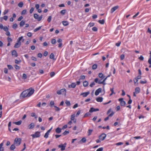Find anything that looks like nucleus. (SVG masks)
I'll list each match as a JSON object with an SVG mask.
<instances>
[{
	"instance_id": "f257e3e1",
	"label": "nucleus",
	"mask_w": 151,
	"mask_h": 151,
	"mask_svg": "<svg viewBox=\"0 0 151 151\" xmlns=\"http://www.w3.org/2000/svg\"><path fill=\"white\" fill-rule=\"evenodd\" d=\"M29 90H26L23 91L21 94L20 97L21 99H23L25 97H29L28 95V91Z\"/></svg>"
},
{
	"instance_id": "f03ea898",
	"label": "nucleus",
	"mask_w": 151,
	"mask_h": 151,
	"mask_svg": "<svg viewBox=\"0 0 151 151\" xmlns=\"http://www.w3.org/2000/svg\"><path fill=\"white\" fill-rule=\"evenodd\" d=\"M23 38V37L21 36L18 38L17 41V42L15 43L14 46V47L15 48H18L21 46V42L20 41L22 40Z\"/></svg>"
},
{
	"instance_id": "7ed1b4c3",
	"label": "nucleus",
	"mask_w": 151,
	"mask_h": 151,
	"mask_svg": "<svg viewBox=\"0 0 151 151\" xmlns=\"http://www.w3.org/2000/svg\"><path fill=\"white\" fill-rule=\"evenodd\" d=\"M21 142V139L20 138H16L14 142V144L16 146H18L20 144Z\"/></svg>"
},
{
	"instance_id": "20e7f679",
	"label": "nucleus",
	"mask_w": 151,
	"mask_h": 151,
	"mask_svg": "<svg viewBox=\"0 0 151 151\" xmlns=\"http://www.w3.org/2000/svg\"><path fill=\"white\" fill-rule=\"evenodd\" d=\"M66 90L65 88H63L60 90H58L57 91V93L58 95H60L61 94H65L66 95Z\"/></svg>"
},
{
	"instance_id": "39448f33",
	"label": "nucleus",
	"mask_w": 151,
	"mask_h": 151,
	"mask_svg": "<svg viewBox=\"0 0 151 151\" xmlns=\"http://www.w3.org/2000/svg\"><path fill=\"white\" fill-rule=\"evenodd\" d=\"M27 90H29L28 91V95L29 96V97L32 95L35 91L34 89L31 88H29V89H27Z\"/></svg>"
},
{
	"instance_id": "423d86ee",
	"label": "nucleus",
	"mask_w": 151,
	"mask_h": 151,
	"mask_svg": "<svg viewBox=\"0 0 151 151\" xmlns=\"http://www.w3.org/2000/svg\"><path fill=\"white\" fill-rule=\"evenodd\" d=\"M34 17L35 19H37L38 21H39L42 19V15H41L39 17V15L37 14H35L34 15Z\"/></svg>"
},
{
	"instance_id": "0eeeda50",
	"label": "nucleus",
	"mask_w": 151,
	"mask_h": 151,
	"mask_svg": "<svg viewBox=\"0 0 151 151\" xmlns=\"http://www.w3.org/2000/svg\"><path fill=\"white\" fill-rule=\"evenodd\" d=\"M31 136L33 137V138L39 137L40 136V132H37L34 134H32Z\"/></svg>"
},
{
	"instance_id": "6e6552de",
	"label": "nucleus",
	"mask_w": 151,
	"mask_h": 151,
	"mask_svg": "<svg viewBox=\"0 0 151 151\" xmlns=\"http://www.w3.org/2000/svg\"><path fill=\"white\" fill-rule=\"evenodd\" d=\"M119 101L120 102L121 105L122 106H125L126 104L125 102L123 101V98H120L119 99Z\"/></svg>"
},
{
	"instance_id": "1a4fd4ad",
	"label": "nucleus",
	"mask_w": 151,
	"mask_h": 151,
	"mask_svg": "<svg viewBox=\"0 0 151 151\" xmlns=\"http://www.w3.org/2000/svg\"><path fill=\"white\" fill-rule=\"evenodd\" d=\"M106 137V135L104 133H102L99 136V139L103 141L104 139Z\"/></svg>"
},
{
	"instance_id": "9d476101",
	"label": "nucleus",
	"mask_w": 151,
	"mask_h": 151,
	"mask_svg": "<svg viewBox=\"0 0 151 151\" xmlns=\"http://www.w3.org/2000/svg\"><path fill=\"white\" fill-rule=\"evenodd\" d=\"M141 78V75H140L138 76L137 78H135L134 80V84H135L138 81V79H140Z\"/></svg>"
},
{
	"instance_id": "9b49d317",
	"label": "nucleus",
	"mask_w": 151,
	"mask_h": 151,
	"mask_svg": "<svg viewBox=\"0 0 151 151\" xmlns=\"http://www.w3.org/2000/svg\"><path fill=\"white\" fill-rule=\"evenodd\" d=\"M90 93V92L89 91H88L86 92H84L81 93L80 95L82 96L83 97H85L87 96Z\"/></svg>"
},
{
	"instance_id": "f8f14e48",
	"label": "nucleus",
	"mask_w": 151,
	"mask_h": 151,
	"mask_svg": "<svg viewBox=\"0 0 151 151\" xmlns=\"http://www.w3.org/2000/svg\"><path fill=\"white\" fill-rule=\"evenodd\" d=\"M99 110V109H95L94 108H91L89 111V112L92 113L94 111H98Z\"/></svg>"
},
{
	"instance_id": "ddd939ff",
	"label": "nucleus",
	"mask_w": 151,
	"mask_h": 151,
	"mask_svg": "<svg viewBox=\"0 0 151 151\" xmlns=\"http://www.w3.org/2000/svg\"><path fill=\"white\" fill-rule=\"evenodd\" d=\"M102 89L101 88H99L96 90L95 94L96 96H97L99 95V93L101 92Z\"/></svg>"
},
{
	"instance_id": "4468645a",
	"label": "nucleus",
	"mask_w": 151,
	"mask_h": 151,
	"mask_svg": "<svg viewBox=\"0 0 151 151\" xmlns=\"http://www.w3.org/2000/svg\"><path fill=\"white\" fill-rule=\"evenodd\" d=\"M12 55L13 56L16 57L18 56V54L15 50H13L12 51Z\"/></svg>"
},
{
	"instance_id": "2eb2a0df",
	"label": "nucleus",
	"mask_w": 151,
	"mask_h": 151,
	"mask_svg": "<svg viewBox=\"0 0 151 151\" xmlns=\"http://www.w3.org/2000/svg\"><path fill=\"white\" fill-rule=\"evenodd\" d=\"M118 7L119 6H116L112 8L111 9V13H113V12H114L118 8Z\"/></svg>"
},
{
	"instance_id": "dca6fc26",
	"label": "nucleus",
	"mask_w": 151,
	"mask_h": 151,
	"mask_svg": "<svg viewBox=\"0 0 151 151\" xmlns=\"http://www.w3.org/2000/svg\"><path fill=\"white\" fill-rule=\"evenodd\" d=\"M59 148H61V151H63L65 149V146H63V144L59 145L58 146Z\"/></svg>"
},
{
	"instance_id": "f3484780",
	"label": "nucleus",
	"mask_w": 151,
	"mask_h": 151,
	"mask_svg": "<svg viewBox=\"0 0 151 151\" xmlns=\"http://www.w3.org/2000/svg\"><path fill=\"white\" fill-rule=\"evenodd\" d=\"M96 100L97 102H101L103 101V98L102 97H99L96 98Z\"/></svg>"
},
{
	"instance_id": "a211bd4d",
	"label": "nucleus",
	"mask_w": 151,
	"mask_h": 151,
	"mask_svg": "<svg viewBox=\"0 0 151 151\" xmlns=\"http://www.w3.org/2000/svg\"><path fill=\"white\" fill-rule=\"evenodd\" d=\"M76 84L75 83H72L70 85H69L68 86V87L69 88L72 87V88H74L76 86Z\"/></svg>"
},
{
	"instance_id": "6ab92c4d",
	"label": "nucleus",
	"mask_w": 151,
	"mask_h": 151,
	"mask_svg": "<svg viewBox=\"0 0 151 151\" xmlns=\"http://www.w3.org/2000/svg\"><path fill=\"white\" fill-rule=\"evenodd\" d=\"M34 127V124L33 123H32L29 125V129H32Z\"/></svg>"
},
{
	"instance_id": "aec40b11",
	"label": "nucleus",
	"mask_w": 151,
	"mask_h": 151,
	"mask_svg": "<svg viewBox=\"0 0 151 151\" xmlns=\"http://www.w3.org/2000/svg\"><path fill=\"white\" fill-rule=\"evenodd\" d=\"M62 23L63 25L64 26H67L69 24V22L68 21H63L62 22Z\"/></svg>"
},
{
	"instance_id": "412c9836",
	"label": "nucleus",
	"mask_w": 151,
	"mask_h": 151,
	"mask_svg": "<svg viewBox=\"0 0 151 151\" xmlns=\"http://www.w3.org/2000/svg\"><path fill=\"white\" fill-rule=\"evenodd\" d=\"M61 129L59 127L55 129V132L57 133H59L61 132Z\"/></svg>"
},
{
	"instance_id": "4be33fe9",
	"label": "nucleus",
	"mask_w": 151,
	"mask_h": 151,
	"mask_svg": "<svg viewBox=\"0 0 151 151\" xmlns=\"http://www.w3.org/2000/svg\"><path fill=\"white\" fill-rule=\"evenodd\" d=\"M25 24V21L24 20L22 21L19 23L20 27H23Z\"/></svg>"
},
{
	"instance_id": "5701e85b",
	"label": "nucleus",
	"mask_w": 151,
	"mask_h": 151,
	"mask_svg": "<svg viewBox=\"0 0 151 151\" xmlns=\"http://www.w3.org/2000/svg\"><path fill=\"white\" fill-rule=\"evenodd\" d=\"M88 82L87 81H85L83 82V85L84 87L87 86L88 85Z\"/></svg>"
},
{
	"instance_id": "b1692460",
	"label": "nucleus",
	"mask_w": 151,
	"mask_h": 151,
	"mask_svg": "<svg viewBox=\"0 0 151 151\" xmlns=\"http://www.w3.org/2000/svg\"><path fill=\"white\" fill-rule=\"evenodd\" d=\"M140 88L139 87H137L135 88V92L137 93H139L140 92Z\"/></svg>"
},
{
	"instance_id": "393cba45",
	"label": "nucleus",
	"mask_w": 151,
	"mask_h": 151,
	"mask_svg": "<svg viewBox=\"0 0 151 151\" xmlns=\"http://www.w3.org/2000/svg\"><path fill=\"white\" fill-rule=\"evenodd\" d=\"M3 145V142L1 143L0 144V151H3L4 150V148L2 147Z\"/></svg>"
},
{
	"instance_id": "a878e982",
	"label": "nucleus",
	"mask_w": 151,
	"mask_h": 151,
	"mask_svg": "<svg viewBox=\"0 0 151 151\" xmlns=\"http://www.w3.org/2000/svg\"><path fill=\"white\" fill-rule=\"evenodd\" d=\"M22 123V121L20 120L17 122H14L13 123L18 125H20Z\"/></svg>"
},
{
	"instance_id": "bb28decb",
	"label": "nucleus",
	"mask_w": 151,
	"mask_h": 151,
	"mask_svg": "<svg viewBox=\"0 0 151 151\" xmlns=\"http://www.w3.org/2000/svg\"><path fill=\"white\" fill-rule=\"evenodd\" d=\"M99 78H101L102 79H104L105 77V76H104L103 74L101 73H99Z\"/></svg>"
},
{
	"instance_id": "cd10ccee",
	"label": "nucleus",
	"mask_w": 151,
	"mask_h": 151,
	"mask_svg": "<svg viewBox=\"0 0 151 151\" xmlns=\"http://www.w3.org/2000/svg\"><path fill=\"white\" fill-rule=\"evenodd\" d=\"M31 116L32 117H35V119H37V116L36 115V114L35 113H32L31 114Z\"/></svg>"
},
{
	"instance_id": "c85d7f7f",
	"label": "nucleus",
	"mask_w": 151,
	"mask_h": 151,
	"mask_svg": "<svg viewBox=\"0 0 151 151\" xmlns=\"http://www.w3.org/2000/svg\"><path fill=\"white\" fill-rule=\"evenodd\" d=\"M93 131V129H88V136H89L91 135Z\"/></svg>"
},
{
	"instance_id": "c756f323",
	"label": "nucleus",
	"mask_w": 151,
	"mask_h": 151,
	"mask_svg": "<svg viewBox=\"0 0 151 151\" xmlns=\"http://www.w3.org/2000/svg\"><path fill=\"white\" fill-rule=\"evenodd\" d=\"M15 144H13L11 146L10 149L11 150H13L15 149Z\"/></svg>"
},
{
	"instance_id": "7c9ffc66",
	"label": "nucleus",
	"mask_w": 151,
	"mask_h": 151,
	"mask_svg": "<svg viewBox=\"0 0 151 151\" xmlns=\"http://www.w3.org/2000/svg\"><path fill=\"white\" fill-rule=\"evenodd\" d=\"M18 5L19 7H22L23 6V3L22 2H21L18 4Z\"/></svg>"
},
{
	"instance_id": "2f4dec72",
	"label": "nucleus",
	"mask_w": 151,
	"mask_h": 151,
	"mask_svg": "<svg viewBox=\"0 0 151 151\" xmlns=\"http://www.w3.org/2000/svg\"><path fill=\"white\" fill-rule=\"evenodd\" d=\"M65 103L67 105V106H69L70 105V103L69 101L66 100L65 102Z\"/></svg>"
},
{
	"instance_id": "473e14b6",
	"label": "nucleus",
	"mask_w": 151,
	"mask_h": 151,
	"mask_svg": "<svg viewBox=\"0 0 151 151\" xmlns=\"http://www.w3.org/2000/svg\"><path fill=\"white\" fill-rule=\"evenodd\" d=\"M41 27H42V26H40L38 28H36V29H34V32H36L38 31V30H39L41 29Z\"/></svg>"
},
{
	"instance_id": "72a5a7b5",
	"label": "nucleus",
	"mask_w": 151,
	"mask_h": 151,
	"mask_svg": "<svg viewBox=\"0 0 151 151\" xmlns=\"http://www.w3.org/2000/svg\"><path fill=\"white\" fill-rule=\"evenodd\" d=\"M86 141V139L85 137L83 138L79 142H82L83 143H85Z\"/></svg>"
},
{
	"instance_id": "f704fd0d",
	"label": "nucleus",
	"mask_w": 151,
	"mask_h": 151,
	"mask_svg": "<svg viewBox=\"0 0 151 151\" xmlns=\"http://www.w3.org/2000/svg\"><path fill=\"white\" fill-rule=\"evenodd\" d=\"M91 115V114L90 113V112H87L85 114L84 116L83 117H85L87 116H90Z\"/></svg>"
},
{
	"instance_id": "c9c22d12",
	"label": "nucleus",
	"mask_w": 151,
	"mask_h": 151,
	"mask_svg": "<svg viewBox=\"0 0 151 151\" xmlns=\"http://www.w3.org/2000/svg\"><path fill=\"white\" fill-rule=\"evenodd\" d=\"M98 22L101 24H103L104 23V19H102V20H99Z\"/></svg>"
},
{
	"instance_id": "e433bc0d",
	"label": "nucleus",
	"mask_w": 151,
	"mask_h": 151,
	"mask_svg": "<svg viewBox=\"0 0 151 151\" xmlns=\"http://www.w3.org/2000/svg\"><path fill=\"white\" fill-rule=\"evenodd\" d=\"M50 58L51 59H54V55L53 53H51L50 55Z\"/></svg>"
},
{
	"instance_id": "4c0bfd02",
	"label": "nucleus",
	"mask_w": 151,
	"mask_h": 151,
	"mask_svg": "<svg viewBox=\"0 0 151 151\" xmlns=\"http://www.w3.org/2000/svg\"><path fill=\"white\" fill-rule=\"evenodd\" d=\"M85 77L84 76H80V79H79V80L80 81L81 80H84L85 79Z\"/></svg>"
},
{
	"instance_id": "58836bf2",
	"label": "nucleus",
	"mask_w": 151,
	"mask_h": 151,
	"mask_svg": "<svg viewBox=\"0 0 151 151\" xmlns=\"http://www.w3.org/2000/svg\"><path fill=\"white\" fill-rule=\"evenodd\" d=\"M97 68V65L95 64L93 65L92 66V68L94 70L96 69Z\"/></svg>"
},
{
	"instance_id": "ea45409f",
	"label": "nucleus",
	"mask_w": 151,
	"mask_h": 151,
	"mask_svg": "<svg viewBox=\"0 0 151 151\" xmlns=\"http://www.w3.org/2000/svg\"><path fill=\"white\" fill-rule=\"evenodd\" d=\"M27 76L25 73L23 74L22 78L24 79H26L27 78Z\"/></svg>"
},
{
	"instance_id": "a19ab883",
	"label": "nucleus",
	"mask_w": 151,
	"mask_h": 151,
	"mask_svg": "<svg viewBox=\"0 0 151 151\" xmlns=\"http://www.w3.org/2000/svg\"><path fill=\"white\" fill-rule=\"evenodd\" d=\"M94 25V23L93 22H90L88 26H90V27H91L93 26Z\"/></svg>"
},
{
	"instance_id": "79ce46f5",
	"label": "nucleus",
	"mask_w": 151,
	"mask_h": 151,
	"mask_svg": "<svg viewBox=\"0 0 151 151\" xmlns=\"http://www.w3.org/2000/svg\"><path fill=\"white\" fill-rule=\"evenodd\" d=\"M65 12H66V10L64 9V10H61L60 12V13L62 14L63 15H64L65 13Z\"/></svg>"
},
{
	"instance_id": "37998d69",
	"label": "nucleus",
	"mask_w": 151,
	"mask_h": 151,
	"mask_svg": "<svg viewBox=\"0 0 151 151\" xmlns=\"http://www.w3.org/2000/svg\"><path fill=\"white\" fill-rule=\"evenodd\" d=\"M75 119V114H73L71 116L70 119L71 120H73Z\"/></svg>"
},
{
	"instance_id": "c03bdc74",
	"label": "nucleus",
	"mask_w": 151,
	"mask_h": 151,
	"mask_svg": "<svg viewBox=\"0 0 151 151\" xmlns=\"http://www.w3.org/2000/svg\"><path fill=\"white\" fill-rule=\"evenodd\" d=\"M56 42V40L55 39H52L51 40V43L53 44H55Z\"/></svg>"
},
{
	"instance_id": "a18cd8bd",
	"label": "nucleus",
	"mask_w": 151,
	"mask_h": 151,
	"mask_svg": "<svg viewBox=\"0 0 151 151\" xmlns=\"http://www.w3.org/2000/svg\"><path fill=\"white\" fill-rule=\"evenodd\" d=\"M51 19H52V17L51 16H49L48 17V18L47 19V21L49 22H50L51 20Z\"/></svg>"
},
{
	"instance_id": "49530a36",
	"label": "nucleus",
	"mask_w": 151,
	"mask_h": 151,
	"mask_svg": "<svg viewBox=\"0 0 151 151\" xmlns=\"http://www.w3.org/2000/svg\"><path fill=\"white\" fill-rule=\"evenodd\" d=\"M69 133V132L68 131H65L63 133V134L64 135H65L67 134H68Z\"/></svg>"
},
{
	"instance_id": "de8ad7c7",
	"label": "nucleus",
	"mask_w": 151,
	"mask_h": 151,
	"mask_svg": "<svg viewBox=\"0 0 151 151\" xmlns=\"http://www.w3.org/2000/svg\"><path fill=\"white\" fill-rule=\"evenodd\" d=\"M27 11L26 9H24L22 11V12L21 14L22 15H24L26 13Z\"/></svg>"
},
{
	"instance_id": "09e8293b",
	"label": "nucleus",
	"mask_w": 151,
	"mask_h": 151,
	"mask_svg": "<svg viewBox=\"0 0 151 151\" xmlns=\"http://www.w3.org/2000/svg\"><path fill=\"white\" fill-rule=\"evenodd\" d=\"M92 30L96 32L97 31L98 29L96 27H93L92 28Z\"/></svg>"
},
{
	"instance_id": "8fccbe9b",
	"label": "nucleus",
	"mask_w": 151,
	"mask_h": 151,
	"mask_svg": "<svg viewBox=\"0 0 151 151\" xmlns=\"http://www.w3.org/2000/svg\"><path fill=\"white\" fill-rule=\"evenodd\" d=\"M139 59L141 60H143L144 58L143 57L142 55H141L140 57L139 58Z\"/></svg>"
},
{
	"instance_id": "3c124183",
	"label": "nucleus",
	"mask_w": 151,
	"mask_h": 151,
	"mask_svg": "<svg viewBox=\"0 0 151 151\" xmlns=\"http://www.w3.org/2000/svg\"><path fill=\"white\" fill-rule=\"evenodd\" d=\"M17 24H14L13 25L12 27L14 29H16L17 27Z\"/></svg>"
},
{
	"instance_id": "603ef678",
	"label": "nucleus",
	"mask_w": 151,
	"mask_h": 151,
	"mask_svg": "<svg viewBox=\"0 0 151 151\" xmlns=\"http://www.w3.org/2000/svg\"><path fill=\"white\" fill-rule=\"evenodd\" d=\"M5 31H7L8 30V29L7 27L5 26L4 27L3 29Z\"/></svg>"
},
{
	"instance_id": "864d4df0",
	"label": "nucleus",
	"mask_w": 151,
	"mask_h": 151,
	"mask_svg": "<svg viewBox=\"0 0 151 151\" xmlns=\"http://www.w3.org/2000/svg\"><path fill=\"white\" fill-rule=\"evenodd\" d=\"M49 134L48 133H47V132L45 133V135L44 136V137L46 138H47L48 137V135H49Z\"/></svg>"
},
{
	"instance_id": "5fc2aeb1",
	"label": "nucleus",
	"mask_w": 151,
	"mask_h": 151,
	"mask_svg": "<svg viewBox=\"0 0 151 151\" xmlns=\"http://www.w3.org/2000/svg\"><path fill=\"white\" fill-rule=\"evenodd\" d=\"M31 59L32 60L36 61H37V58L36 57L32 56L31 57Z\"/></svg>"
},
{
	"instance_id": "6e6d98bb",
	"label": "nucleus",
	"mask_w": 151,
	"mask_h": 151,
	"mask_svg": "<svg viewBox=\"0 0 151 151\" xmlns=\"http://www.w3.org/2000/svg\"><path fill=\"white\" fill-rule=\"evenodd\" d=\"M15 62L16 63L18 64L19 63L21 62V60H20L19 61L17 60H15Z\"/></svg>"
},
{
	"instance_id": "4d7b16f0",
	"label": "nucleus",
	"mask_w": 151,
	"mask_h": 151,
	"mask_svg": "<svg viewBox=\"0 0 151 151\" xmlns=\"http://www.w3.org/2000/svg\"><path fill=\"white\" fill-rule=\"evenodd\" d=\"M55 73L53 72H51L50 73V76L51 77H53L55 75Z\"/></svg>"
},
{
	"instance_id": "13d9d810",
	"label": "nucleus",
	"mask_w": 151,
	"mask_h": 151,
	"mask_svg": "<svg viewBox=\"0 0 151 151\" xmlns=\"http://www.w3.org/2000/svg\"><path fill=\"white\" fill-rule=\"evenodd\" d=\"M14 67L17 70H19L20 69L19 67L17 65H15Z\"/></svg>"
},
{
	"instance_id": "bf43d9fd",
	"label": "nucleus",
	"mask_w": 151,
	"mask_h": 151,
	"mask_svg": "<svg viewBox=\"0 0 151 151\" xmlns=\"http://www.w3.org/2000/svg\"><path fill=\"white\" fill-rule=\"evenodd\" d=\"M80 113L81 111L80 110L78 111L76 114V117L78 116L80 114Z\"/></svg>"
},
{
	"instance_id": "052dcab7",
	"label": "nucleus",
	"mask_w": 151,
	"mask_h": 151,
	"mask_svg": "<svg viewBox=\"0 0 151 151\" xmlns=\"http://www.w3.org/2000/svg\"><path fill=\"white\" fill-rule=\"evenodd\" d=\"M27 36L29 37H31L32 36V33L30 32H28L27 34Z\"/></svg>"
},
{
	"instance_id": "680f3d73",
	"label": "nucleus",
	"mask_w": 151,
	"mask_h": 151,
	"mask_svg": "<svg viewBox=\"0 0 151 151\" xmlns=\"http://www.w3.org/2000/svg\"><path fill=\"white\" fill-rule=\"evenodd\" d=\"M95 85V83L94 82H93L91 83L90 84V86L91 87H93V86H94Z\"/></svg>"
},
{
	"instance_id": "e2e57ef3",
	"label": "nucleus",
	"mask_w": 151,
	"mask_h": 151,
	"mask_svg": "<svg viewBox=\"0 0 151 151\" xmlns=\"http://www.w3.org/2000/svg\"><path fill=\"white\" fill-rule=\"evenodd\" d=\"M8 41L10 42L12 41V39L10 37H8L7 38Z\"/></svg>"
},
{
	"instance_id": "0e129e2a",
	"label": "nucleus",
	"mask_w": 151,
	"mask_h": 151,
	"mask_svg": "<svg viewBox=\"0 0 151 151\" xmlns=\"http://www.w3.org/2000/svg\"><path fill=\"white\" fill-rule=\"evenodd\" d=\"M124 54H122L120 56L121 59V60H123L124 59Z\"/></svg>"
},
{
	"instance_id": "69168bd1",
	"label": "nucleus",
	"mask_w": 151,
	"mask_h": 151,
	"mask_svg": "<svg viewBox=\"0 0 151 151\" xmlns=\"http://www.w3.org/2000/svg\"><path fill=\"white\" fill-rule=\"evenodd\" d=\"M147 81L146 80H145L144 81H140V83L142 84H145L146 83H147Z\"/></svg>"
},
{
	"instance_id": "338daca9",
	"label": "nucleus",
	"mask_w": 151,
	"mask_h": 151,
	"mask_svg": "<svg viewBox=\"0 0 151 151\" xmlns=\"http://www.w3.org/2000/svg\"><path fill=\"white\" fill-rule=\"evenodd\" d=\"M103 147H100L96 151H102L103 150Z\"/></svg>"
},
{
	"instance_id": "774afa93",
	"label": "nucleus",
	"mask_w": 151,
	"mask_h": 151,
	"mask_svg": "<svg viewBox=\"0 0 151 151\" xmlns=\"http://www.w3.org/2000/svg\"><path fill=\"white\" fill-rule=\"evenodd\" d=\"M148 63L150 64H151V58H150L148 61Z\"/></svg>"
}]
</instances>
